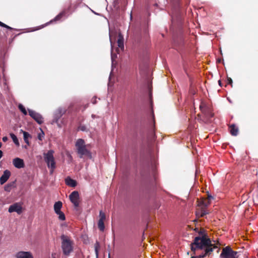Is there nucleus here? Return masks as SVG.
I'll return each mask as SVG.
<instances>
[{
	"label": "nucleus",
	"instance_id": "58836bf2",
	"mask_svg": "<svg viewBox=\"0 0 258 258\" xmlns=\"http://www.w3.org/2000/svg\"><path fill=\"white\" fill-rule=\"evenodd\" d=\"M108 258H110V253H108Z\"/></svg>",
	"mask_w": 258,
	"mask_h": 258
},
{
	"label": "nucleus",
	"instance_id": "2eb2a0df",
	"mask_svg": "<svg viewBox=\"0 0 258 258\" xmlns=\"http://www.w3.org/2000/svg\"><path fill=\"white\" fill-rule=\"evenodd\" d=\"M200 208L196 211V215L199 217H203L206 214H208L206 209L203 208V207H200Z\"/></svg>",
	"mask_w": 258,
	"mask_h": 258
},
{
	"label": "nucleus",
	"instance_id": "1a4fd4ad",
	"mask_svg": "<svg viewBox=\"0 0 258 258\" xmlns=\"http://www.w3.org/2000/svg\"><path fill=\"white\" fill-rule=\"evenodd\" d=\"M8 211L10 213L15 212L19 214H21L22 212V207L21 204L19 203H16L11 205L9 208Z\"/></svg>",
	"mask_w": 258,
	"mask_h": 258
},
{
	"label": "nucleus",
	"instance_id": "e433bc0d",
	"mask_svg": "<svg viewBox=\"0 0 258 258\" xmlns=\"http://www.w3.org/2000/svg\"><path fill=\"white\" fill-rule=\"evenodd\" d=\"M218 83H219V85L221 86V80H219L218 81Z\"/></svg>",
	"mask_w": 258,
	"mask_h": 258
},
{
	"label": "nucleus",
	"instance_id": "f3484780",
	"mask_svg": "<svg viewBox=\"0 0 258 258\" xmlns=\"http://www.w3.org/2000/svg\"><path fill=\"white\" fill-rule=\"evenodd\" d=\"M66 183L67 185L71 187H75L77 185V182L76 180L72 179L70 177H68L66 178Z\"/></svg>",
	"mask_w": 258,
	"mask_h": 258
},
{
	"label": "nucleus",
	"instance_id": "7ed1b4c3",
	"mask_svg": "<svg viewBox=\"0 0 258 258\" xmlns=\"http://www.w3.org/2000/svg\"><path fill=\"white\" fill-rule=\"evenodd\" d=\"M75 146L77 150V153L80 155V157L82 158L83 156H91L90 151L86 148L85 141L83 139L77 140Z\"/></svg>",
	"mask_w": 258,
	"mask_h": 258
},
{
	"label": "nucleus",
	"instance_id": "ddd939ff",
	"mask_svg": "<svg viewBox=\"0 0 258 258\" xmlns=\"http://www.w3.org/2000/svg\"><path fill=\"white\" fill-rule=\"evenodd\" d=\"M11 172L9 170H5L3 175L0 177V183L2 185L4 184L11 176Z\"/></svg>",
	"mask_w": 258,
	"mask_h": 258
},
{
	"label": "nucleus",
	"instance_id": "aec40b11",
	"mask_svg": "<svg viewBox=\"0 0 258 258\" xmlns=\"http://www.w3.org/2000/svg\"><path fill=\"white\" fill-rule=\"evenodd\" d=\"M31 253L28 251H19L16 254L17 258H27Z\"/></svg>",
	"mask_w": 258,
	"mask_h": 258
},
{
	"label": "nucleus",
	"instance_id": "b1692460",
	"mask_svg": "<svg viewBox=\"0 0 258 258\" xmlns=\"http://www.w3.org/2000/svg\"><path fill=\"white\" fill-rule=\"evenodd\" d=\"M98 227L101 231H103L105 229L104 221H102V220H99L98 222Z\"/></svg>",
	"mask_w": 258,
	"mask_h": 258
},
{
	"label": "nucleus",
	"instance_id": "393cba45",
	"mask_svg": "<svg viewBox=\"0 0 258 258\" xmlns=\"http://www.w3.org/2000/svg\"><path fill=\"white\" fill-rule=\"evenodd\" d=\"M94 246H95V251L96 256L97 257H98V254H99V249L100 248V244H99V242L96 241V243H95Z\"/></svg>",
	"mask_w": 258,
	"mask_h": 258
},
{
	"label": "nucleus",
	"instance_id": "9d476101",
	"mask_svg": "<svg viewBox=\"0 0 258 258\" xmlns=\"http://www.w3.org/2000/svg\"><path fill=\"white\" fill-rule=\"evenodd\" d=\"M212 244L211 243L210 244H208V245L204 246V247L203 248H197L196 251L198 249H204V251L202 252L200 255H204L205 257L206 256L211 254V253L213 252L214 247H212Z\"/></svg>",
	"mask_w": 258,
	"mask_h": 258
},
{
	"label": "nucleus",
	"instance_id": "bb28decb",
	"mask_svg": "<svg viewBox=\"0 0 258 258\" xmlns=\"http://www.w3.org/2000/svg\"><path fill=\"white\" fill-rule=\"evenodd\" d=\"M57 215H58V219L60 220H61V221H63L66 219V217H65V215L64 214V213L61 212V211H60L58 213H56Z\"/></svg>",
	"mask_w": 258,
	"mask_h": 258
},
{
	"label": "nucleus",
	"instance_id": "39448f33",
	"mask_svg": "<svg viewBox=\"0 0 258 258\" xmlns=\"http://www.w3.org/2000/svg\"><path fill=\"white\" fill-rule=\"evenodd\" d=\"M220 258H238V252L233 250L229 246L222 249L220 255Z\"/></svg>",
	"mask_w": 258,
	"mask_h": 258
},
{
	"label": "nucleus",
	"instance_id": "a19ab883",
	"mask_svg": "<svg viewBox=\"0 0 258 258\" xmlns=\"http://www.w3.org/2000/svg\"><path fill=\"white\" fill-rule=\"evenodd\" d=\"M173 1H175V2H177L179 0H172Z\"/></svg>",
	"mask_w": 258,
	"mask_h": 258
},
{
	"label": "nucleus",
	"instance_id": "f704fd0d",
	"mask_svg": "<svg viewBox=\"0 0 258 258\" xmlns=\"http://www.w3.org/2000/svg\"><path fill=\"white\" fill-rule=\"evenodd\" d=\"M8 138L7 137H4L3 138V141L4 142H6L8 141Z\"/></svg>",
	"mask_w": 258,
	"mask_h": 258
},
{
	"label": "nucleus",
	"instance_id": "6ab92c4d",
	"mask_svg": "<svg viewBox=\"0 0 258 258\" xmlns=\"http://www.w3.org/2000/svg\"><path fill=\"white\" fill-rule=\"evenodd\" d=\"M71 6H70L68 10H63L61 13H60L58 15H57L51 21V22L53 21H56L60 20L61 18L66 15L67 13V11H69V10L71 8Z\"/></svg>",
	"mask_w": 258,
	"mask_h": 258
},
{
	"label": "nucleus",
	"instance_id": "423d86ee",
	"mask_svg": "<svg viewBox=\"0 0 258 258\" xmlns=\"http://www.w3.org/2000/svg\"><path fill=\"white\" fill-rule=\"evenodd\" d=\"M200 108L202 112L204 114L207 119H210L213 117L214 113L212 112V109L209 106L205 104L202 103L201 104Z\"/></svg>",
	"mask_w": 258,
	"mask_h": 258
},
{
	"label": "nucleus",
	"instance_id": "412c9836",
	"mask_svg": "<svg viewBox=\"0 0 258 258\" xmlns=\"http://www.w3.org/2000/svg\"><path fill=\"white\" fill-rule=\"evenodd\" d=\"M62 203L60 201H58L55 203L54 205V210L55 213L61 211V208H62Z\"/></svg>",
	"mask_w": 258,
	"mask_h": 258
},
{
	"label": "nucleus",
	"instance_id": "7c9ffc66",
	"mask_svg": "<svg viewBox=\"0 0 258 258\" xmlns=\"http://www.w3.org/2000/svg\"><path fill=\"white\" fill-rule=\"evenodd\" d=\"M40 131L41 132L38 134V139L39 140L42 141L44 138V133L41 129H40Z\"/></svg>",
	"mask_w": 258,
	"mask_h": 258
},
{
	"label": "nucleus",
	"instance_id": "6e6552de",
	"mask_svg": "<svg viewBox=\"0 0 258 258\" xmlns=\"http://www.w3.org/2000/svg\"><path fill=\"white\" fill-rule=\"evenodd\" d=\"M69 198L71 202L74 204L75 207H78L79 205V194L78 191H74L70 195Z\"/></svg>",
	"mask_w": 258,
	"mask_h": 258
},
{
	"label": "nucleus",
	"instance_id": "f257e3e1",
	"mask_svg": "<svg viewBox=\"0 0 258 258\" xmlns=\"http://www.w3.org/2000/svg\"><path fill=\"white\" fill-rule=\"evenodd\" d=\"M195 230L198 232L199 236L195 237L194 242L190 244L191 249L194 252L197 248H203L204 246L208 245L211 243L210 239L207 238L204 229L199 230L198 228H196Z\"/></svg>",
	"mask_w": 258,
	"mask_h": 258
},
{
	"label": "nucleus",
	"instance_id": "473e14b6",
	"mask_svg": "<svg viewBox=\"0 0 258 258\" xmlns=\"http://www.w3.org/2000/svg\"><path fill=\"white\" fill-rule=\"evenodd\" d=\"M204 255H200V254L192 256V258H204Z\"/></svg>",
	"mask_w": 258,
	"mask_h": 258
},
{
	"label": "nucleus",
	"instance_id": "79ce46f5",
	"mask_svg": "<svg viewBox=\"0 0 258 258\" xmlns=\"http://www.w3.org/2000/svg\"><path fill=\"white\" fill-rule=\"evenodd\" d=\"M20 34V33L18 34H17V35H16L15 37H16V36L19 35Z\"/></svg>",
	"mask_w": 258,
	"mask_h": 258
},
{
	"label": "nucleus",
	"instance_id": "72a5a7b5",
	"mask_svg": "<svg viewBox=\"0 0 258 258\" xmlns=\"http://www.w3.org/2000/svg\"><path fill=\"white\" fill-rule=\"evenodd\" d=\"M227 82H228V84L232 85V80L231 79V78H227Z\"/></svg>",
	"mask_w": 258,
	"mask_h": 258
},
{
	"label": "nucleus",
	"instance_id": "f8f14e48",
	"mask_svg": "<svg viewBox=\"0 0 258 258\" xmlns=\"http://www.w3.org/2000/svg\"><path fill=\"white\" fill-rule=\"evenodd\" d=\"M13 164L16 168L18 169L22 168L25 166L23 160L18 157L13 160Z\"/></svg>",
	"mask_w": 258,
	"mask_h": 258
},
{
	"label": "nucleus",
	"instance_id": "4c0bfd02",
	"mask_svg": "<svg viewBox=\"0 0 258 258\" xmlns=\"http://www.w3.org/2000/svg\"><path fill=\"white\" fill-rule=\"evenodd\" d=\"M92 103H93V104L96 103V101H95V100H92Z\"/></svg>",
	"mask_w": 258,
	"mask_h": 258
},
{
	"label": "nucleus",
	"instance_id": "dca6fc26",
	"mask_svg": "<svg viewBox=\"0 0 258 258\" xmlns=\"http://www.w3.org/2000/svg\"><path fill=\"white\" fill-rule=\"evenodd\" d=\"M124 39L123 36L121 34H119L117 39V45L118 47L121 50L124 49Z\"/></svg>",
	"mask_w": 258,
	"mask_h": 258
},
{
	"label": "nucleus",
	"instance_id": "20e7f679",
	"mask_svg": "<svg viewBox=\"0 0 258 258\" xmlns=\"http://www.w3.org/2000/svg\"><path fill=\"white\" fill-rule=\"evenodd\" d=\"M54 151L49 150L46 153L44 154V158L45 162L48 168H51V173H52L53 170L55 168V162L53 157Z\"/></svg>",
	"mask_w": 258,
	"mask_h": 258
},
{
	"label": "nucleus",
	"instance_id": "4be33fe9",
	"mask_svg": "<svg viewBox=\"0 0 258 258\" xmlns=\"http://www.w3.org/2000/svg\"><path fill=\"white\" fill-rule=\"evenodd\" d=\"M21 132H22L23 134V137H24V140L25 142L28 145H29V142L28 141V138H31V135L25 131H23L22 130H21Z\"/></svg>",
	"mask_w": 258,
	"mask_h": 258
},
{
	"label": "nucleus",
	"instance_id": "c9c22d12",
	"mask_svg": "<svg viewBox=\"0 0 258 258\" xmlns=\"http://www.w3.org/2000/svg\"><path fill=\"white\" fill-rule=\"evenodd\" d=\"M3 156V152L0 150V159Z\"/></svg>",
	"mask_w": 258,
	"mask_h": 258
},
{
	"label": "nucleus",
	"instance_id": "a878e982",
	"mask_svg": "<svg viewBox=\"0 0 258 258\" xmlns=\"http://www.w3.org/2000/svg\"><path fill=\"white\" fill-rule=\"evenodd\" d=\"M10 136H11V138L12 139L14 143L16 145H18V146L19 145V141H18V139H17V137H16V136L15 135H14V134L11 133V134H10Z\"/></svg>",
	"mask_w": 258,
	"mask_h": 258
},
{
	"label": "nucleus",
	"instance_id": "0eeeda50",
	"mask_svg": "<svg viewBox=\"0 0 258 258\" xmlns=\"http://www.w3.org/2000/svg\"><path fill=\"white\" fill-rule=\"evenodd\" d=\"M28 110L29 115L38 124H41L43 122V118L40 114L31 109H28Z\"/></svg>",
	"mask_w": 258,
	"mask_h": 258
},
{
	"label": "nucleus",
	"instance_id": "cd10ccee",
	"mask_svg": "<svg viewBox=\"0 0 258 258\" xmlns=\"http://www.w3.org/2000/svg\"><path fill=\"white\" fill-rule=\"evenodd\" d=\"M19 109L20 110V111L24 114L27 115V112L25 108V107L21 104H20L18 106Z\"/></svg>",
	"mask_w": 258,
	"mask_h": 258
},
{
	"label": "nucleus",
	"instance_id": "5701e85b",
	"mask_svg": "<svg viewBox=\"0 0 258 258\" xmlns=\"http://www.w3.org/2000/svg\"><path fill=\"white\" fill-rule=\"evenodd\" d=\"M14 184L15 182H12L5 185L4 186L5 190L8 192H10L12 189V187L14 186Z\"/></svg>",
	"mask_w": 258,
	"mask_h": 258
},
{
	"label": "nucleus",
	"instance_id": "2f4dec72",
	"mask_svg": "<svg viewBox=\"0 0 258 258\" xmlns=\"http://www.w3.org/2000/svg\"><path fill=\"white\" fill-rule=\"evenodd\" d=\"M79 129L82 131H86L87 130L86 127L83 125H80Z\"/></svg>",
	"mask_w": 258,
	"mask_h": 258
},
{
	"label": "nucleus",
	"instance_id": "4468645a",
	"mask_svg": "<svg viewBox=\"0 0 258 258\" xmlns=\"http://www.w3.org/2000/svg\"><path fill=\"white\" fill-rule=\"evenodd\" d=\"M213 199V198L211 196H208V199H202L200 201L198 205L199 207H203V208L206 209V207L210 204V201Z\"/></svg>",
	"mask_w": 258,
	"mask_h": 258
},
{
	"label": "nucleus",
	"instance_id": "c756f323",
	"mask_svg": "<svg viewBox=\"0 0 258 258\" xmlns=\"http://www.w3.org/2000/svg\"><path fill=\"white\" fill-rule=\"evenodd\" d=\"M106 219V216L104 213L102 211H100L99 212V220H102V221H104Z\"/></svg>",
	"mask_w": 258,
	"mask_h": 258
},
{
	"label": "nucleus",
	"instance_id": "a211bd4d",
	"mask_svg": "<svg viewBox=\"0 0 258 258\" xmlns=\"http://www.w3.org/2000/svg\"><path fill=\"white\" fill-rule=\"evenodd\" d=\"M229 131L232 136H236L238 133V128L235 124H231L229 126Z\"/></svg>",
	"mask_w": 258,
	"mask_h": 258
},
{
	"label": "nucleus",
	"instance_id": "f03ea898",
	"mask_svg": "<svg viewBox=\"0 0 258 258\" xmlns=\"http://www.w3.org/2000/svg\"><path fill=\"white\" fill-rule=\"evenodd\" d=\"M61 240V247L63 254L69 256L73 251L74 241L69 236L62 234L60 236Z\"/></svg>",
	"mask_w": 258,
	"mask_h": 258
},
{
	"label": "nucleus",
	"instance_id": "9b49d317",
	"mask_svg": "<svg viewBox=\"0 0 258 258\" xmlns=\"http://www.w3.org/2000/svg\"><path fill=\"white\" fill-rule=\"evenodd\" d=\"M66 108L62 107H59L56 110L54 116V119L56 122H57L58 119L66 113Z\"/></svg>",
	"mask_w": 258,
	"mask_h": 258
},
{
	"label": "nucleus",
	"instance_id": "ea45409f",
	"mask_svg": "<svg viewBox=\"0 0 258 258\" xmlns=\"http://www.w3.org/2000/svg\"><path fill=\"white\" fill-rule=\"evenodd\" d=\"M2 146V143L1 142H0V148H1Z\"/></svg>",
	"mask_w": 258,
	"mask_h": 258
},
{
	"label": "nucleus",
	"instance_id": "c85d7f7f",
	"mask_svg": "<svg viewBox=\"0 0 258 258\" xmlns=\"http://www.w3.org/2000/svg\"><path fill=\"white\" fill-rule=\"evenodd\" d=\"M0 26L1 27H5L9 30H15L14 28H12L10 26H9L8 25L4 24V23L0 21Z\"/></svg>",
	"mask_w": 258,
	"mask_h": 258
}]
</instances>
